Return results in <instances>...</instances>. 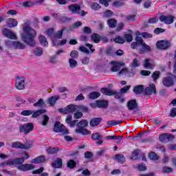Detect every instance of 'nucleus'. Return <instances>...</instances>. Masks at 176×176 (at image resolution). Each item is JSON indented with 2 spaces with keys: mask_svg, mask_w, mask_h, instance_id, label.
<instances>
[{
  "mask_svg": "<svg viewBox=\"0 0 176 176\" xmlns=\"http://www.w3.org/2000/svg\"><path fill=\"white\" fill-rule=\"evenodd\" d=\"M36 36V31L30 26V22H25L23 24V33L21 34V38L23 42L28 46L34 47L36 45V41H35Z\"/></svg>",
  "mask_w": 176,
  "mask_h": 176,
  "instance_id": "nucleus-1",
  "label": "nucleus"
},
{
  "mask_svg": "<svg viewBox=\"0 0 176 176\" xmlns=\"http://www.w3.org/2000/svg\"><path fill=\"white\" fill-rule=\"evenodd\" d=\"M25 159V158H20L17 157L14 159V166H17L16 168L19 171H28L30 170H34L35 168V166L31 164H23L24 163Z\"/></svg>",
  "mask_w": 176,
  "mask_h": 176,
  "instance_id": "nucleus-2",
  "label": "nucleus"
},
{
  "mask_svg": "<svg viewBox=\"0 0 176 176\" xmlns=\"http://www.w3.org/2000/svg\"><path fill=\"white\" fill-rule=\"evenodd\" d=\"M87 126H89V122H87V120H82L77 124L75 132L76 133V134L89 135V134H91V132L85 129V127H87Z\"/></svg>",
  "mask_w": 176,
  "mask_h": 176,
  "instance_id": "nucleus-3",
  "label": "nucleus"
},
{
  "mask_svg": "<svg viewBox=\"0 0 176 176\" xmlns=\"http://www.w3.org/2000/svg\"><path fill=\"white\" fill-rule=\"evenodd\" d=\"M6 45L7 47H13V49L19 50H24L26 47L25 44L19 41H6Z\"/></svg>",
  "mask_w": 176,
  "mask_h": 176,
  "instance_id": "nucleus-4",
  "label": "nucleus"
},
{
  "mask_svg": "<svg viewBox=\"0 0 176 176\" xmlns=\"http://www.w3.org/2000/svg\"><path fill=\"white\" fill-rule=\"evenodd\" d=\"M34 130V124L25 123L19 126V133H24V134H30Z\"/></svg>",
  "mask_w": 176,
  "mask_h": 176,
  "instance_id": "nucleus-5",
  "label": "nucleus"
},
{
  "mask_svg": "<svg viewBox=\"0 0 176 176\" xmlns=\"http://www.w3.org/2000/svg\"><path fill=\"white\" fill-rule=\"evenodd\" d=\"M15 87L17 90H24L25 89V78L23 76H16Z\"/></svg>",
  "mask_w": 176,
  "mask_h": 176,
  "instance_id": "nucleus-6",
  "label": "nucleus"
},
{
  "mask_svg": "<svg viewBox=\"0 0 176 176\" xmlns=\"http://www.w3.org/2000/svg\"><path fill=\"white\" fill-rule=\"evenodd\" d=\"M58 112L60 113H65V115H68V113H72V112H76L78 111V106L74 104H69L64 109H58Z\"/></svg>",
  "mask_w": 176,
  "mask_h": 176,
  "instance_id": "nucleus-7",
  "label": "nucleus"
},
{
  "mask_svg": "<svg viewBox=\"0 0 176 176\" xmlns=\"http://www.w3.org/2000/svg\"><path fill=\"white\" fill-rule=\"evenodd\" d=\"M11 147L14 149H30L32 148V144H22L20 142H14L11 143Z\"/></svg>",
  "mask_w": 176,
  "mask_h": 176,
  "instance_id": "nucleus-8",
  "label": "nucleus"
},
{
  "mask_svg": "<svg viewBox=\"0 0 176 176\" xmlns=\"http://www.w3.org/2000/svg\"><path fill=\"white\" fill-rule=\"evenodd\" d=\"M54 131H55V133H63V134H68V133H69V131L67 129L65 126L60 124V122H55Z\"/></svg>",
  "mask_w": 176,
  "mask_h": 176,
  "instance_id": "nucleus-9",
  "label": "nucleus"
},
{
  "mask_svg": "<svg viewBox=\"0 0 176 176\" xmlns=\"http://www.w3.org/2000/svg\"><path fill=\"white\" fill-rule=\"evenodd\" d=\"M174 19H175V16L172 15H161L160 16L161 23H164V24L167 25L173 24L174 23Z\"/></svg>",
  "mask_w": 176,
  "mask_h": 176,
  "instance_id": "nucleus-10",
  "label": "nucleus"
},
{
  "mask_svg": "<svg viewBox=\"0 0 176 176\" xmlns=\"http://www.w3.org/2000/svg\"><path fill=\"white\" fill-rule=\"evenodd\" d=\"M3 34L4 36H6V38H8L9 39H13L14 41H17V36L14 32H12L10 30L8 29H3Z\"/></svg>",
  "mask_w": 176,
  "mask_h": 176,
  "instance_id": "nucleus-11",
  "label": "nucleus"
},
{
  "mask_svg": "<svg viewBox=\"0 0 176 176\" xmlns=\"http://www.w3.org/2000/svg\"><path fill=\"white\" fill-rule=\"evenodd\" d=\"M111 72H118V71L120 70V68L124 65V63L119 62V61H111Z\"/></svg>",
  "mask_w": 176,
  "mask_h": 176,
  "instance_id": "nucleus-12",
  "label": "nucleus"
},
{
  "mask_svg": "<svg viewBox=\"0 0 176 176\" xmlns=\"http://www.w3.org/2000/svg\"><path fill=\"white\" fill-rule=\"evenodd\" d=\"M144 93L146 96H152V94H156V87L155 84H150L148 87L144 89Z\"/></svg>",
  "mask_w": 176,
  "mask_h": 176,
  "instance_id": "nucleus-13",
  "label": "nucleus"
},
{
  "mask_svg": "<svg viewBox=\"0 0 176 176\" xmlns=\"http://www.w3.org/2000/svg\"><path fill=\"white\" fill-rule=\"evenodd\" d=\"M156 46L157 48L160 50H166V49L170 47V43H168V41H159L157 42Z\"/></svg>",
  "mask_w": 176,
  "mask_h": 176,
  "instance_id": "nucleus-14",
  "label": "nucleus"
},
{
  "mask_svg": "<svg viewBox=\"0 0 176 176\" xmlns=\"http://www.w3.org/2000/svg\"><path fill=\"white\" fill-rule=\"evenodd\" d=\"M162 84L166 87H171V86L174 85V78L171 76H167L163 78Z\"/></svg>",
  "mask_w": 176,
  "mask_h": 176,
  "instance_id": "nucleus-15",
  "label": "nucleus"
},
{
  "mask_svg": "<svg viewBox=\"0 0 176 176\" xmlns=\"http://www.w3.org/2000/svg\"><path fill=\"white\" fill-rule=\"evenodd\" d=\"M138 105L137 104V101L135 100H129L127 103V108L129 111H133L137 109Z\"/></svg>",
  "mask_w": 176,
  "mask_h": 176,
  "instance_id": "nucleus-16",
  "label": "nucleus"
},
{
  "mask_svg": "<svg viewBox=\"0 0 176 176\" xmlns=\"http://www.w3.org/2000/svg\"><path fill=\"white\" fill-rule=\"evenodd\" d=\"M141 49L140 50V53L143 54V53H146V52H151V46L146 45L145 42L140 44Z\"/></svg>",
  "mask_w": 176,
  "mask_h": 176,
  "instance_id": "nucleus-17",
  "label": "nucleus"
},
{
  "mask_svg": "<svg viewBox=\"0 0 176 176\" xmlns=\"http://www.w3.org/2000/svg\"><path fill=\"white\" fill-rule=\"evenodd\" d=\"M45 156L43 155H41L38 156L33 160H31V163L35 164H39L41 163H44V162L45 161Z\"/></svg>",
  "mask_w": 176,
  "mask_h": 176,
  "instance_id": "nucleus-18",
  "label": "nucleus"
},
{
  "mask_svg": "<svg viewBox=\"0 0 176 176\" xmlns=\"http://www.w3.org/2000/svg\"><path fill=\"white\" fill-rule=\"evenodd\" d=\"M119 75H125L126 76H134V73H133V72H130L129 71V69L127 68H124L122 69H121L119 72Z\"/></svg>",
  "mask_w": 176,
  "mask_h": 176,
  "instance_id": "nucleus-19",
  "label": "nucleus"
},
{
  "mask_svg": "<svg viewBox=\"0 0 176 176\" xmlns=\"http://www.w3.org/2000/svg\"><path fill=\"white\" fill-rule=\"evenodd\" d=\"M101 120H102V118H93L90 121L89 124L91 127H96V126H98V124H100V123H101Z\"/></svg>",
  "mask_w": 176,
  "mask_h": 176,
  "instance_id": "nucleus-20",
  "label": "nucleus"
},
{
  "mask_svg": "<svg viewBox=\"0 0 176 176\" xmlns=\"http://www.w3.org/2000/svg\"><path fill=\"white\" fill-rule=\"evenodd\" d=\"M153 60H152V59H146L144 60V68H146V69H153Z\"/></svg>",
  "mask_w": 176,
  "mask_h": 176,
  "instance_id": "nucleus-21",
  "label": "nucleus"
},
{
  "mask_svg": "<svg viewBox=\"0 0 176 176\" xmlns=\"http://www.w3.org/2000/svg\"><path fill=\"white\" fill-rule=\"evenodd\" d=\"M68 9L72 12V13H78V11L80 10V6L72 4L68 6Z\"/></svg>",
  "mask_w": 176,
  "mask_h": 176,
  "instance_id": "nucleus-22",
  "label": "nucleus"
},
{
  "mask_svg": "<svg viewBox=\"0 0 176 176\" xmlns=\"http://www.w3.org/2000/svg\"><path fill=\"white\" fill-rule=\"evenodd\" d=\"M52 167L55 168H60V167H63V159L58 158L52 164Z\"/></svg>",
  "mask_w": 176,
  "mask_h": 176,
  "instance_id": "nucleus-23",
  "label": "nucleus"
},
{
  "mask_svg": "<svg viewBox=\"0 0 176 176\" xmlns=\"http://www.w3.org/2000/svg\"><path fill=\"white\" fill-rule=\"evenodd\" d=\"M58 100H60L59 96H52L48 98V103L51 105V107H54Z\"/></svg>",
  "mask_w": 176,
  "mask_h": 176,
  "instance_id": "nucleus-24",
  "label": "nucleus"
},
{
  "mask_svg": "<svg viewBox=\"0 0 176 176\" xmlns=\"http://www.w3.org/2000/svg\"><path fill=\"white\" fill-rule=\"evenodd\" d=\"M101 93L104 94V96H113L115 94V91L109 89L108 88H102Z\"/></svg>",
  "mask_w": 176,
  "mask_h": 176,
  "instance_id": "nucleus-25",
  "label": "nucleus"
},
{
  "mask_svg": "<svg viewBox=\"0 0 176 176\" xmlns=\"http://www.w3.org/2000/svg\"><path fill=\"white\" fill-rule=\"evenodd\" d=\"M144 91V85H137L133 88V92L135 94H141Z\"/></svg>",
  "mask_w": 176,
  "mask_h": 176,
  "instance_id": "nucleus-26",
  "label": "nucleus"
},
{
  "mask_svg": "<svg viewBox=\"0 0 176 176\" xmlns=\"http://www.w3.org/2000/svg\"><path fill=\"white\" fill-rule=\"evenodd\" d=\"M38 41L42 46H48L49 43L47 42V39L43 35H40L38 36Z\"/></svg>",
  "mask_w": 176,
  "mask_h": 176,
  "instance_id": "nucleus-27",
  "label": "nucleus"
},
{
  "mask_svg": "<svg viewBox=\"0 0 176 176\" xmlns=\"http://www.w3.org/2000/svg\"><path fill=\"white\" fill-rule=\"evenodd\" d=\"M19 22L14 19H10L8 21L7 25L10 28H13V27H17Z\"/></svg>",
  "mask_w": 176,
  "mask_h": 176,
  "instance_id": "nucleus-28",
  "label": "nucleus"
},
{
  "mask_svg": "<svg viewBox=\"0 0 176 176\" xmlns=\"http://www.w3.org/2000/svg\"><path fill=\"white\" fill-rule=\"evenodd\" d=\"M107 24L110 28H115L118 25V21L115 19H109L107 20Z\"/></svg>",
  "mask_w": 176,
  "mask_h": 176,
  "instance_id": "nucleus-29",
  "label": "nucleus"
},
{
  "mask_svg": "<svg viewBox=\"0 0 176 176\" xmlns=\"http://www.w3.org/2000/svg\"><path fill=\"white\" fill-rule=\"evenodd\" d=\"M45 112H46V111L45 109H39L36 111H33L32 118L35 119V118H38V116H41V115H42V113H45Z\"/></svg>",
  "mask_w": 176,
  "mask_h": 176,
  "instance_id": "nucleus-30",
  "label": "nucleus"
},
{
  "mask_svg": "<svg viewBox=\"0 0 176 176\" xmlns=\"http://www.w3.org/2000/svg\"><path fill=\"white\" fill-rule=\"evenodd\" d=\"M148 157L151 160L156 162V160H159L160 157L155 152L151 151L148 153Z\"/></svg>",
  "mask_w": 176,
  "mask_h": 176,
  "instance_id": "nucleus-31",
  "label": "nucleus"
},
{
  "mask_svg": "<svg viewBox=\"0 0 176 176\" xmlns=\"http://www.w3.org/2000/svg\"><path fill=\"white\" fill-rule=\"evenodd\" d=\"M33 53L34 56H36L37 57H41V56L43 54V50L38 47L33 50Z\"/></svg>",
  "mask_w": 176,
  "mask_h": 176,
  "instance_id": "nucleus-32",
  "label": "nucleus"
},
{
  "mask_svg": "<svg viewBox=\"0 0 176 176\" xmlns=\"http://www.w3.org/2000/svg\"><path fill=\"white\" fill-rule=\"evenodd\" d=\"M98 108H107L108 107V102L104 100H96Z\"/></svg>",
  "mask_w": 176,
  "mask_h": 176,
  "instance_id": "nucleus-33",
  "label": "nucleus"
},
{
  "mask_svg": "<svg viewBox=\"0 0 176 176\" xmlns=\"http://www.w3.org/2000/svg\"><path fill=\"white\" fill-rule=\"evenodd\" d=\"M101 96V94L98 91H94L89 95V98L91 100H96V98H98Z\"/></svg>",
  "mask_w": 176,
  "mask_h": 176,
  "instance_id": "nucleus-34",
  "label": "nucleus"
},
{
  "mask_svg": "<svg viewBox=\"0 0 176 176\" xmlns=\"http://www.w3.org/2000/svg\"><path fill=\"white\" fill-rule=\"evenodd\" d=\"M69 65L72 69L76 68V67H78V61L74 58H69Z\"/></svg>",
  "mask_w": 176,
  "mask_h": 176,
  "instance_id": "nucleus-35",
  "label": "nucleus"
},
{
  "mask_svg": "<svg viewBox=\"0 0 176 176\" xmlns=\"http://www.w3.org/2000/svg\"><path fill=\"white\" fill-rule=\"evenodd\" d=\"M118 163H124L126 158H124V155L122 154H117L116 155V158H115Z\"/></svg>",
  "mask_w": 176,
  "mask_h": 176,
  "instance_id": "nucleus-36",
  "label": "nucleus"
},
{
  "mask_svg": "<svg viewBox=\"0 0 176 176\" xmlns=\"http://www.w3.org/2000/svg\"><path fill=\"white\" fill-rule=\"evenodd\" d=\"M59 148L58 147H50L47 149V151L50 155H53L54 153H57L58 152Z\"/></svg>",
  "mask_w": 176,
  "mask_h": 176,
  "instance_id": "nucleus-37",
  "label": "nucleus"
},
{
  "mask_svg": "<svg viewBox=\"0 0 176 176\" xmlns=\"http://www.w3.org/2000/svg\"><path fill=\"white\" fill-rule=\"evenodd\" d=\"M100 39L101 37H100V35L97 34H94L91 36V41H93V42H94L95 43H99Z\"/></svg>",
  "mask_w": 176,
  "mask_h": 176,
  "instance_id": "nucleus-38",
  "label": "nucleus"
},
{
  "mask_svg": "<svg viewBox=\"0 0 176 176\" xmlns=\"http://www.w3.org/2000/svg\"><path fill=\"white\" fill-rule=\"evenodd\" d=\"M134 167L138 168L139 171H145L146 170V166L143 164L134 165Z\"/></svg>",
  "mask_w": 176,
  "mask_h": 176,
  "instance_id": "nucleus-39",
  "label": "nucleus"
},
{
  "mask_svg": "<svg viewBox=\"0 0 176 176\" xmlns=\"http://www.w3.org/2000/svg\"><path fill=\"white\" fill-rule=\"evenodd\" d=\"M159 140L161 142L167 143V133H163L159 136Z\"/></svg>",
  "mask_w": 176,
  "mask_h": 176,
  "instance_id": "nucleus-40",
  "label": "nucleus"
},
{
  "mask_svg": "<svg viewBox=\"0 0 176 176\" xmlns=\"http://www.w3.org/2000/svg\"><path fill=\"white\" fill-rule=\"evenodd\" d=\"M122 120L116 121V120H109L107 121L108 126H118V124H120L122 123Z\"/></svg>",
  "mask_w": 176,
  "mask_h": 176,
  "instance_id": "nucleus-41",
  "label": "nucleus"
},
{
  "mask_svg": "<svg viewBox=\"0 0 176 176\" xmlns=\"http://www.w3.org/2000/svg\"><path fill=\"white\" fill-rule=\"evenodd\" d=\"M91 138L94 141H97L98 140H102V136L100 133H96L92 134Z\"/></svg>",
  "mask_w": 176,
  "mask_h": 176,
  "instance_id": "nucleus-42",
  "label": "nucleus"
},
{
  "mask_svg": "<svg viewBox=\"0 0 176 176\" xmlns=\"http://www.w3.org/2000/svg\"><path fill=\"white\" fill-rule=\"evenodd\" d=\"M45 105V101L43 99H39L38 102L34 104V107H37L38 108H41Z\"/></svg>",
  "mask_w": 176,
  "mask_h": 176,
  "instance_id": "nucleus-43",
  "label": "nucleus"
},
{
  "mask_svg": "<svg viewBox=\"0 0 176 176\" xmlns=\"http://www.w3.org/2000/svg\"><path fill=\"white\" fill-rule=\"evenodd\" d=\"M67 166L69 168H75V167H76V162H75L74 160H70L67 162Z\"/></svg>",
  "mask_w": 176,
  "mask_h": 176,
  "instance_id": "nucleus-44",
  "label": "nucleus"
},
{
  "mask_svg": "<svg viewBox=\"0 0 176 176\" xmlns=\"http://www.w3.org/2000/svg\"><path fill=\"white\" fill-rule=\"evenodd\" d=\"M32 113H34V110H24L21 112L22 116H30V115H32Z\"/></svg>",
  "mask_w": 176,
  "mask_h": 176,
  "instance_id": "nucleus-45",
  "label": "nucleus"
},
{
  "mask_svg": "<svg viewBox=\"0 0 176 176\" xmlns=\"http://www.w3.org/2000/svg\"><path fill=\"white\" fill-rule=\"evenodd\" d=\"M70 58H73L75 60V58H78L79 57V52L76 50H73L70 52Z\"/></svg>",
  "mask_w": 176,
  "mask_h": 176,
  "instance_id": "nucleus-46",
  "label": "nucleus"
},
{
  "mask_svg": "<svg viewBox=\"0 0 176 176\" xmlns=\"http://www.w3.org/2000/svg\"><path fill=\"white\" fill-rule=\"evenodd\" d=\"M114 42H116V43H121L123 44L124 43V38H123L122 36H118L117 37H116L113 39Z\"/></svg>",
  "mask_w": 176,
  "mask_h": 176,
  "instance_id": "nucleus-47",
  "label": "nucleus"
},
{
  "mask_svg": "<svg viewBox=\"0 0 176 176\" xmlns=\"http://www.w3.org/2000/svg\"><path fill=\"white\" fill-rule=\"evenodd\" d=\"M152 78L154 80V82H156L159 78H160V72L155 71L153 74H152Z\"/></svg>",
  "mask_w": 176,
  "mask_h": 176,
  "instance_id": "nucleus-48",
  "label": "nucleus"
},
{
  "mask_svg": "<svg viewBox=\"0 0 176 176\" xmlns=\"http://www.w3.org/2000/svg\"><path fill=\"white\" fill-rule=\"evenodd\" d=\"M63 32H64V30H63V29H62V30L58 31V32L55 34L54 37H55V38H57L58 39H61V38H63Z\"/></svg>",
  "mask_w": 176,
  "mask_h": 176,
  "instance_id": "nucleus-49",
  "label": "nucleus"
},
{
  "mask_svg": "<svg viewBox=\"0 0 176 176\" xmlns=\"http://www.w3.org/2000/svg\"><path fill=\"white\" fill-rule=\"evenodd\" d=\"M106 140H122L123 136H118V135H111V136H107Z\"/></svg>",
  "mask_w": 176,
  "mask_h": 176,
  "instance_id": "nucleus-50",
  "label": "nucleus"
},
{
  "mask_svg": "<svg viewBox=\"0 0 176 176\" xmlns=\"http://www.w3.org/2000/svg\"><path fill=\"white\" fill-rule=\"evenodd\" d=\"M140 65H141V64L138 61V59L135 58L131 64L132 68H137V67H140Z\"/></svg>",
  "mask_w": 176,
  "mask_h": 176,
  "instance_id": "nucleus-51",
  "label": "nucleus"
},
{
  "mask_svg": "<svg viewBox=\"0 0 176 176\" xmlns=\"http://www.w3.org/2000/svg\"><path fill=\"white\" fill-rule=\"evenodd\" d=\"M91 8L93 9V10H98V9H101V6L97 3H94L91 5Z\"/></svg>",
  "mask_w": 176,
  "mask_h": 176,
  "instance_id": "nucleus-52",
  "label": "nucleus"
},
{
  "mask_svg": "<svg viewBox=\"0 0 176 176\" xmlns=\"http://www.w3.org/2000/svg\"><path fill=\"white\" fill-rule=\"evenodd\" d=\"M131 159H132V160H137V159H138V151L137 150H135L132 153V155L131 157Z\"/></svg>",
  "mask_w": 176,
  "mask_h": 176,
  "instance_id": "nucleus-53",
  "label": "nucleus"
},
{
  "mask_svg": "<svg viewBox=\"0 0 176 176\" xmlns=\"http://www.w3.org/2000/svg\"><path fill=\"white\" fill-rule=\"evenodd\" d=\"M81 63H82V64H84L85 65H89V63H90V58H89V57H84L81 60Z\"/></svg>",
  "mask_w": 176,
  "mask_h": 176,
  "instance_id": "nucleus-54",
  "label": "nucleus"
},
{
  "mask_svg": "<svg viewBox=\"0 0 176 176\" xmlns=\"http://www.w3.org/2000/svg\"><path fill=\"white\" fill-rule=\"evenodd\" d=\"M77 111H81V112H87L89 109L85 106H78Z\"/></svg>",
  "mask_w": 176,
  "mask_h": 176,
  "instance_id": "nucleus-55",
  "label": "nucleus"
},
{
  "mask_svg": "<svg viewBox=\"0 0 176 176\" xmlns=\"http://www.w3.org/2000/svg\"><path fill=\"white\" fill-rule=\"evenodd\" d=\"M124 37L126 42H131L133 41V36L130 34H125Z\"/></svg>",
  "mask_w": 176,
  "mask_h": 176,
  "instance_id": "nucleus-56",
  "label": "nucleus"
},
{
  "mask_svg": "<svg viewBox=\"0 0 176 176\" xmlns=\"http://www.w3.org/2000/svg\"><path fill=\"white\" fill-rule=\"evenodd\" d=\"M60 40L55 37V38L52 40V45L54 46H60Z\"/></svg>",
  "mask_w": 176,
  "mask_h": 176,
  "instance_id": "nucleus-57",
  "label": "nucleus"
},
{
  "mask_svg": "<svg viewBox=\"0 0 176 176\" xmlns=\"http://www.w3.org/2000/svg\"><path fill=\"white\" fill-rule=\"evenodd\" d=\"M48 122H49V116H47V115H44L43 122H42L43 126H46Z\"/></svg>",
  "mask_w": 176,
  "mask_h": 176,
  "instance_id": "nucleus-58",
  "label": "nucleus"
},
{
  "mask_svg": "<svg viewBox=\"0 0 176 176\" xmlns=\"http://www.w3.org/2000/svg\"><path fill=\"white\" fill-rule=\"evenodd\" d=\"M82 116H83V113L80 111H77L74 115V119H80Z\"/></svg>",
  "mask_w": 176,
  "mask_h": 176,
  "instance_id": "nucleus-59",
  "label": "nucleus"
},
{
  "mask_svg": "<svg viewBox=\"0 0 176 176\" xmlns=\"http://www.w3.org/2000/svg\"><path fill=\"white\" fill-rule=\"evenodd\" d=\"M79 50H80V52H82L83 53H85V54H89V53H90L89 50H87L85 46H80Z\"/></svg>",
  "mask_w": 176,
  "mask_h": 176,
  "instance_id": "nucleus-60",
  "label": "nucleus"
},
{
  "mask_svg": "<svg viewBox=\"0 0 176 176\" xmlns=\"http://www.w3.org/2000/svg\"><path fill=\"white\" fill-rule=\"evenodd\" d=\"M163 173H171L173 171V168L168 166H164L162 168Z\"/></svg>",
  "mask_w": 176,
  "mask_h": 176,
  "instance_id": "nucleus-61",
  "label": "nucleus"
},
{
  "mask_svg": "<svg viewBox=\"0 0 176 176\" xmlns=\"http://www.w3.org/2000/svg\"><path fill=\"white\" fill-rule=\"evenodd\" d=\"M141 36H142V38H152V34L151 33H148V32H142L141 33Z\"/></svg>",
  "mask_w": 176,
  "mask_h": 176,
  "instance_id": "nucleus-62",
  "label": "nucleus"
},
{
  "mask_svg": "<svg viewBox=\"0 0 176 176\" xmlns=\"http://www.w3.org/2000/svg\"><path fill=\"white\" fill-rule=\"evenodd\" d=\"M45 170L44 167H41L39 169H37L36 170H34L32 172V174H42Z\"/></svg>",
  "mask_w": 176,
  "mask_h": 176,
  "instance_id": "nucleus-63",
  "label": "nucleus"
},
{
  "mask_svg": "<svg viewBox=\"0 0 176 176\" xmlns=\"http://www.w3.org/2000/svg\"><path fill=\"white\" fill-rule=\"evenodd\" d=\"M128 21H135V14L129 15L126 17Z\"/></svg>",
  "mask_w": 176,
  "mask_h": 176,
  "instance_id": "nucleus-64",
  "label": "nucleus"
}]
</instances>
